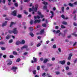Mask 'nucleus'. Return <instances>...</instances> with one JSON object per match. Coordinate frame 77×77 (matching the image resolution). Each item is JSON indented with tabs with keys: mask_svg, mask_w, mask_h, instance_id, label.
Segmentation results:
<instances>
[{
	"mask_svg": "<svg viewBox=\"0 0 77 77\" xmlns=\"http://www.w3.org/2000/svg\"><path fill=\"white\" fill-rule=\"evenodd\" d=\"M12 4L11 2H9L8 3V5H12Z\"/></svg>",
	"mask_w": 77,
	"mask_h": 77,
	"instance_id": "obj_60",
	"label": "nucleus"
},
{
	"mask_svg": "<svg viewBox=\"0 0 77 77\" xmlns=\"http://www.w3.org/2000/svg\"><path fill=\"white\" fill-rule=\"evenodd\" d=\"M4 58H6V55H4L3 56Z\"/></svg>",
	"mask_w": 77,
	"mask_h": 77,
	"instance_id": "obj_62",
	"label": "nucleus"
},
{
	"mask_svg": "<svg viewBox=\"0 0 77 77\" xmlns=\"http://www.w3.org/2000/svg\"><path fill=\"white\" fill-rule=\"evenodd\" d=\"M60 30H57V31L54 30L53 31V32H55L56 33H60Z\"/></svg>",
	"mask_w": 77,
	"mask_h": 77,
	"instance_id": "obj_14",
	"label": "nucleus"
},
{
	"mask_svg": "<svg viewBox=\"0 0 77 77\" xmlns=\"http://www.w3.org/2000/svg\"><path fill=\"white\" fill-rule=\"evenodd\" d=\"M41 45V44L40 43H38L37 45V47H39V46H40Z\"/></svg>",
	"mask_w": 77,
	"mask_h": 77,
	"instance_id": "obj_47",
	"label": "nucleus"
},
{
	"mask_svg": "<svg viewBox=\"0 0 77 77\" xmlns=\"http://www.w3.org/2000/svg\"><path fill=\"white\" fill-rule=\"evenodd\" d=\"M8 32L9 33H13L17 35L18 34V32L17 31V29L15 28L13 29V31L9 30L8 31Z\"/></svg>",
	"mask_w": 77,
	"mask_h": 77,
	"instance_id": "obj_1",
	"label": "nucleus"
},
{
	"mask_svg": "<svg viewBox=\"0 0 77 77\" xmlns=\"http://www.w3.org/2000/svg\"><path fill=\"white\" fill-rule=\"evenodd\" d=\"M73 25L75 26H77V23H75V22H74L73 23Z\"/></svg>",
	"mask_w": 77,
	"mask_h": 77,
	"instance_id": "obj_48",
	"label": "nucleus"
},
{
	"mask_svg": "<svg viewBox=\"0 0 77 77\" xmlns=\"http://www.w3.org/2000/svg\"><path fill=\"white\" fill-rule=\"evenodd\" d=\"M48 61H50V59H45L44 60V63H46L47 62H48Z\"/></svg>",
	"mask_w": 77,
	"mask_h": 77,
	"instance_id": "obj_7",
	"label": "nucleus"
},
{
	"mask_svg": "<svg viewBox=\"0 0 77 77\" xmlns=\"http://www.w3.org/2000/svg\"><path fill=\"white\" fill-rule=\"evenodd\" d=\"M22 16L20 14H18L17 16V17L18 18H21Z\"/></svg>",
	"mask_w": 77,
	"mask_h": 77,
	"instance_id": "obj_30",
	"label": "nucleus"
},
{
	"mask_svg": "<svg viewBox=\"0 0 77 77\" xmlns=\"http://www.w3.org/2000/svg\"><path fill=\"white\" fill-rule=\"evenodd\" d=\"M5 20H8V21L9 20V19L8 18H5Z\"/></svg>",
	"mask_w": 77,
	"mask_h": 77,
	"instance_id": "obj_61",
	"label": "nucleus"
},
{
	"mask_svg": "<svg viewBox=\"0 0 77 77\" xmlns=\"http://www.w3.org/2000/svg\"><path fill=\"white\" fill-rule=\"evenodd\" d=\"M15 24V23L12 22L11 23L10 26V27H12V26H13V25H14V24Z\"/></svg>",
	"mask_w": 77,
	"mask_h": 77,
	"instance_id": "obj_17",
	"label": "nucleus"
},
{
	"mask_svg": "<svg viewBox=\"0 0 77 77\" xmlns=\"http://www.w3.org/2000/svg\"><path fill=\"white\" fill-rule=\"evenodd\" d=\"M42 3H43V4H44V5H47V4H48V3H47V2H44Z\"/></svg>",
	"mask_w": 77,
	"mask_h": 77,
	"instance_id": "obj_28",
	"label": "nucleus"
},
{
	"mask_svg": "<svg viewBox=\"0 0 77 77\" xmlns=\"http://www.w3.org/2000/svg\"><path fill=\"white\" fill-rule=\"evenodd\" d=\"M29 29L30 31H32L33 30V27H30L29 28Z\"/></svg>",
	"mask_w": 77,
	"mask_h": 77,
	"instance_id": "obj_25",
	"label": "nucleus"
},
{
	"mask_svg": "<svg viewBox=\"0 0 77 77\" xmlns=\"http://www.w3.org/2000/svg\"><path fill=\"white\" fill-rule=\"evenodd\" d=\"M67 74L68 75H71L72 73H71V72H69V73H67Z\"/></svg>",
	"mask_w": 77,
	"mask_h": 77,
	"instance_id": "obj_58",
	"label": "nucleus"
},
{
	"mask_svg": "<svg viewBox=\"0 0 77 77\" xmlns=\"http://www.w3.org/2000/svg\"><path fill=\"white\" fill-rule=\"evenodd\" d=\"M67 64L68 65H69L71 64V63H70V62H68L67 63Z\"/></svg>",
	"mask_w": 77,
	"mask_h": 77,
	"instance_id": "obj_51",
	"label": "nucleus"
},
{
	"mask_svg": "<svg viewBox=\"0 0 77 77\" xmlns=\"http://www.w3.org/2000/svg\"><path fill=\"white\" fill-rule=\"evenodd\" d=\"M17 11H14L11 14L13 15L14 16H16V15H17Z\"/></svg>",
	"mask_w": 77,
	"mask_h": 77,
	"instance_id": "obj_6",
	"label": "nucleus"
},
{
	"mask_svg": "<svg viewBox=\"0 0 77 77\" xmlns=\"http://www.w3.org/2000/svg\"><path fill=\"white\" fill-rule=\"evenodd\" d=\"M38 5H36L35 8L34 9V7L32 6V14H35V12H36L37 11H38Z\"/></svg>",
	"mask_w": 77,
	"mask_h": 77,
	"instance_id": "obj_2",
	"label": "nucleus"
},
{
	"mask_svg": "<svg viewBox=\"0 0 77 77\" xmlns=\"http://www.w3.org/2000/svg\"><path fill=\"white\" fill-rule=\"evenodd\" d=\"M16 44L17 45H18L19 44H20V41L19 40L17 41L16 42Z\"/></svg>",
	"mask_w": 77,
	"mask_h": 77,
	"instance_id": "obj_12",
	"label": "nucleus"
},
{
	"mask_svg": "<svg viewBox=\"0 0 77 77\" xmlns=\"http://www.w3.org/2000/svg\"><path fill=\"white\" fill-rule=\"evenodd\" d=\"M35 77H39V75H37L35 76Z\"/></svg>",
	"mask_w": 77,
	"mask_h": 77,
	"instance_id": "obj_64",
	"label": "nucleus"
},
{
	"mask_svg": "<svg viewBox=\"0 0 77 77\" xmlns=\"http://www.w3.org/2000/svg\"><path fill=\"white\" fill-rule=\"evenodd\" d=\"M61 17L63 19H68V18H65V16L63 15L61 16Z\"/></svg>",
	"mask_w": 77,
	"mask_h": 77,
	"instance_id": "obj_27",
	"label": "nucleus"
},
{
	"mask_svg": "<svg viewBox=\"0 0 77 77\" xmlns=\"http://www.w3.org/2000/svg\"><path fill=\"white\" fill-rule=\"evenodd\" d=\"M71 56H72V54H69V56L68 57L69 60L71 59Z\"/></svg>",
	"mask_w": 77,
	"mask_h": 77,
	"instance_id": "obj_19",
	"label": "nucleus"
},
{
	"mask_svg": "<svg viewBox=\"0 0 77 77\" xmlns=\"http://www.w3.org/2000/svg\"><path fill=\"white\" fill-rule=\"evenodd\" d=\"M29 35L32 36V37H33L34 36V34H33V33L32 32H30L29 33Z\"/></svg>",
	"mask_w": 77,
	"mask_h": 77,
	"instance_id": "obj_23",
	"label": "nucleus"
},
{
	"mask_svg": "<svg viewBox=\"0 0 77 77\" xmlns=\"http://www.w3.org/2000/svg\"><path fill=\"white\" fill-rule=\"evenodd\" d=\"M34 24H36V23H39L41 22V20H33Z\"/></svg>",
	"mask_w": 77,
	"mask_h": 77,
	"instance_id": "obj_4",
	"label": "nucleus"
},
{
	"mask_svg": "<svg viewBox=\"0 0 77 77\" xmlns=\"http://www.w3.org/2000/svg\"><path fill=\"white\" fill-rule=\"evenodd\" d=\"M37 69L38 70H39L40 69V66H37Z\"/></svg>",
	"mask_w": 77,
	"mask_h": 77,
	"instance_id": "obj_44",
	"label": "nucleus"
},
{
	"mask_svg": "<svg viewBox=\"0 0 77 77\" xmlns=\"http://www.w3.org/2000/svg\"><path fill=\"white\" fill-rule=\"evenodd\" d=\"M69 66H67L66 67V69L67 70H68V69H69Z\"/></svg>",
	"mask_w": 77,
	"mask_h": 77,
	"instance_id": "obj_53",
	"label": "nucleus"
},
{
	"mask_svg": "<svg viewBox=\"0 0 77 77\" xmlns=\"http://www.w3.org/2000/svg\"><path fill=\"white\" fill-rule=\"evenodd\" d=\"M58 50L59 52H61V49H60V48H59L58 49Z\"/></svg>",
	"mask_w": 77,
	"mask_h": 77,
	"instance_id": "obj_55",
	"label": "nucleus"
},
{
	"mask_svg": "<svg viewBox=\"0 0 77 77\" xmlns=\"http://www.w3.org/2000/svg\"><path fill=\"white\" fill-rule=\"evenodd\" d=\"M60 62L61 64H62V65H63V64H65V61L63 60L62 61H60Z\"/></svg>",
	"mask_w": 77,
	"mask_h": 77,
	"instance_id": "obj_18",
	"label": "nucleus"
},
{
	"mask_svg": "<svg viewBox=\"0 0 77 77\" xmlns=\"http://www.w3.org/2000/svg\"><path fill=\"white\" fill-rule=\"evenodd\" d=\"M1 49L2 50H6V48L4 47H2L1 48Z\"/></svg>",
	"mask_w": 77,
	"mask_h": 77,
	"instance_id": "obj_38",
	"label": "nucleus"
},
{
	"mask_svg": "<svg viewBox=\"0 0 77 77\" xmlns=\"http://www.w3.org/2000/svg\"><path fill=\"white\" fill-rule=\"evenodd\" d=\"M55 60V58L54 57H53L52 58V60L53 61H54V60Z\"/></svg>",
	"mask_w": 77,
	"mask_h": 77,
	"instance_id": "obj_56",
	"label": "nucleus"
},
{
	"mask_svg": "<svg viewBox=\"0 0 77 77\" xmlns=\"http://www.w3.org/2000/svg\"><path fill=\"white\" fill-rule=\"evenodd\" d=\"M23 1L24 2H28L30 1V0H23Z\"/></svg>",
	"mask_w": 77,
	"mask_h": 77,
	"instance_id": "obj_43",
	"label": "nucleus"
},
{
	"mask_svg": "<svg viewBox=\"0 0 77 77\" xmlns=\"http://www.w3.org/2000/svg\"><path fill=\"white\" fill-rule=\"evenodd\" d=\"M34 74H36V70H34L33 72Z\"/></svg>",
	"mask_w": 77,
	"mask_h": 77,
	"instance_id": "obj_42",
	"label": "nucleus"
},
{
	"mask_svg": "<svg viewBox=\"0 0 77 77\" xmlns=\"http://www.w3.org/2000/svg\"><path fill=\"white\" fill-rule=\"evenodd\" d=\"M53 48H56V45H54L53 46Z\"/></svg>",
	"mask_w": 77,
	"mask_h": 77,
	"instance_id": "obj_52",
	"label": "nucleus"
},
{
	"mask_svg": "<svg viewBox=\"0 0 77 77\" xmlns=\"http://www.w3.org/2000/svg\"><path fill=\"white\" fill-rule=\"evenodd\" d=\"M56 74L58 75V74H60V72H56Z\"/></svg>",
	"mask_w": 77,
	"mask_h": 77,
	"instance_id": "obj_40",
	"label": "nucleus"
},
{
	"mask_svg": "<svg viewBox=\"0 0 77 77\" xmlns=\"http://www.w3.org/2000/svg\"><path fill=\"white\" fill-rule=\"evenodd\" d=\"M64 9H65L64 7H63L61 8V11L62 13H63L64 12Z\"/></svg>",
	"mask_w": 77,
	"mask_h": 77,
	"instance_id": "obj_21",
	"label": "nucleus"
},
{
	"mask_svg": "<svg viewBox=\"0 0 77 77\" xmlns=\"http://www.w3.org/2000/svg\"><path fill=\"white\" fill-rule=\"evenodd\" d=\"M21 50H24V48H26V50H29V48H28V46L27 45H25L22 47L20 48Z\"/></svg>",
	"mask_w": 77,
	"mask_h": 77,
	"instance_id": "obj_3",
	"label": "nucleus"
},
{
	"mask_svg": "<svg viewBox=\"0 0 77 77\" xmlns=\"http://www.w3.org/2000/svg\"><path fill=\"white\" fill-rule=\"evenodd\" d=\"M58 36H64V35L61 32H60L59 34H58Z\"/></svg>",
	"mask_w": 77,
	"mask_h": 77,
	"instance_id": "obj_16",
	"label": "nucleus"
},
{
	"mask_svg": "<svg viewBox=\"0 0 77 77\" xmlns=\"http://www.w3.org/2000/svg\"><path fill=\"white\" fill-rule=\"evenodd\" d=\"M12 42H13V39H11L9 41V43H12Z\"/></svg>",
	"mask_w": 77,
	"mask_h": 77,
	"instance_id": "obj_37",
	"label": "nucleus"
},
{
	"mask_svg": "<svg viewBox=\"0 0 77 77\" xmlns=\"http://www.w3.org/2000/svg\"><path fill=\"white\" fill-rule=\"evenodd\" d=\"M12 63V62L11 61L9 63H8V65H11Z\"/></svg>",
	"mask_w": 77,
	"mask_h": 77,
	"instance_id": "obj_31",
	"label": "nucleus"
},
{
	"mask_svg": "<svg viewBox=\"0 0 77 77\" xmlns=\"http://www.w3.org/2000/svg\"><path fill=\"white\" fill-rule=\"evenodd\" d=\"M11 36L10 35H8L6 37V39H9L11 38Z\"/></svg>",
	"mask_w": 77,
	"mask_h": 77,
	"instance_id": "obj_13",
	"label": "nucleus"
},
{
	"mask_svg": "<svg viewBox=\"0 0 77 77\" xmlns=\"http://www.w3.org/2000/svg\"><path fill=\"white\" fill-rule=\"evenodd\" d=\"M69 5L70 6H71V7H72L74 6V5H73V4H71V3H69Z\"/></svg>",
	"mask_w": 77,
	"mask_h": 77,
	"instance_id": "obj_26",
	"label": "nucleus"
},
{
	"mask_svg": "<svg viewBox=\"0 0 77 77\" xmlns=\"http://www.w3.org/2000/svg\"><path fill=\"white\" fill-rule=\"evenodd\" d=\"M45 74H46L45 73H43L42 74V76H43V77H45Z\"/></svg>",
	"mask_w": 77,
	"mask_h": 77,
	"instance_id": "obj_29",
	"label": "nucleus"
},
{
	"mask_svg": "<svg viewBox=\"0 0 77 77\" xmlns=\"http://www.w3.org/2000/svg\"><path fill=\"white\" fill-rule=\"evenodd\" d=\"M44 29H42L41 31H40V34H43V33H44Z\"/></svg>",
	"mask_w": 77,
	"mask_h": 77,
	"instance_id": "obj_20",
	"label": "nucleus"
},
{
	"mask_svg": "<svg viewBox=\"0 0 77 77\" xmlns=\"http://www.w3.org/2000/svg\"><path fill=\"white\" fill-rule=\"evenodd\" d=\"M33 59L34 61H33V60H32L31 61V63H35V62H36V61H37V59L35 58V57H33Z\"/></svg>",
	"mask_w": 77,
	"mask_h": 77,
	"instance_id": "obj_5",
	"label": "nucleus"
},
{
	"mask_svg": "<svg viewBox=\"0 0 77 77\" xmlns=\"http://www.w3.org/2000/svg\"><path fill=\"white\" fill-rule=\"evenodd\" d=\"M33 23V20H31L30 21V24H32Z\"/></svg>",
	"mask_w": 77,
	"mask_h": 77,
	"instance_id": "obj_49",
	"label": "nucleus"
},
{
	"mask_svg": "<svg viewBox=\"0 0 77 77\" xmlns=\"http://www.w3.org/2000/svg\"><path fill=\"white\" fill-rule=\"evenodd\" d=\"M50 13L51 14V18H52L53 17V16H54V12L52 11H51Z\"/></svg>",
	"mask_w": 77,
	"mask_h": 77,
	"instance_id": "obj_11",
	"label": "nucleus"
},
{
	"mask_svg": "<svg viewBox=\"0 0 77 77\" xmlns=\"http://www.w3.org/2000/svg\"><path fill=\"white\" fill-rule=\"evenodd\" d=\"M63 24H64V25H66L67 24V22L65 21H63L62 22Z\"/></svg>",
	"mask_w": 77,
	"mask_h": 77,
	"instance_id": "obj_24",
	"label": "nucleus"
},
{
	"mask_svg": "<svg viewBox=\"0 0 77 77\" xmlns=\"http://www.w3.org/2000/svg\"><path fill=\"white\" fill-rule=\"evenodd\" d=\"M74 20H76V15H75L74 17Z\"/></svg>",
	"mask_w": 77,
	"mask_h": 77,
	"instance_id": "obj_33",
	"label": "nucleus"
},
{
	"mask_svg": "<svg viewBox=\"0 0 77 77\" xmlns=\"http://www.w3.org/2000/svg\"><path fill=\"white\" fill-rule=\"evenodd\" d=\"M20 58H18V59H17V60H16V62H20Z\"/></svg>",
	"mask_w": 77,
	"mask_h": 77,
	"instance_id": "obj_39",
	"label": "nucleus"
},
{
	"mask_svg": "<svg viewBox=\"0 0 77 77\" xmlns=\"http://www.w3.org/2000/svg\"><path fill=\"white\" fill-rule=\"evenodd\" d=\"M7 23H8V22H7V21H6L5 22L3 23L2 24V27H4V26H6V25H7Z\"/></svg>",
	"mask_w": 77,
	"mask_h": 77,
	"instance_id": "obj_9",
	"label": "nucleus"
},
{
	"mask_svg": "<svg viewBox=\"0 0 77 77\" xmlns=\"http://www.w3.org/2000/svg\"><path fill=\"white\" fill-rule=\"evenodd\" d=\"M5 44V42H0V44L1 45Z\"/></svg>",
	"mask_w": 77,
	"mask_h": 77,
	"instance_id": "obj_34",
	"label": "nucleus"
},
{
	"mask_svg": "<svg viewBox=\"0 0 77 77\" xmlns=\"http://www.w3.org/2000/svg\"><path fill=\"white\" fill-rule=\"evenodd\" d=\"M11 69L14 72H15V70L17 69V67H13L11 68Z\"/></svg>",
	"mask_w": 77,
	"mask_h": 77,
	"instance_id": "obj_8",
	"label": "nucleus"
},
{
	"mask_svg": "<svg viewBox=\"0 0 77 77\" xmlns=\"http://www.w3.org/2000/svg\"><path fill=\"white\" fill-rule=\"evenodd\" d=\"M34 18L35 19H39V18H40V17L39 16H37V17L34 16Z\"/></svg>",
	"mask_w": 77,
	"mask_h": 77,
	"instance_id": "obj_22",
	"label": "nucleus"
},
{
	"mask_svg": "<svg viewBox=\"0 0 77 77\" xmlns=\"http://www.w3.org/2000/svg\"><path fill=\"white\" fill-rule=\"evenodd\" d=\"M14 5L16 7H18V4H17V3H15L14 4Z\"/></svg>",
	"mask_w": 77,
	"mask_h": 77,
	"instance_id": "obj_45",
	"label": "nucleus"
},
{
	"mask_svg": "<svg viewBox=\"0 0 77 77\" xmlns=\"http://www.w3.org/2000/svg\"><path fill=\"white\" fill-rule=\"evenodd\" d=\"M61 27L62 28V29H65V26H63V25H62L61 26Z\"/></svg>",
	"mask_w": 77,
	"mask_h": 77,
	"instance_id": "obj_35",
	"label": "nucleus"
},
{
	"mask_svg": "<svg viewBox=\"0 0 77 77\" xmlns=\"http://www.w3.org/2000/svg\"><path fill=\"white\" fill-rule=\"evenodd\" d=\"M38 14L41 17V18H43V17H44V15L41 14V12L38 11Z\"/></svg>",
	"mask_w": 77,
	"mask_h": 77,
	"instance_id": "obj_10",
	"label": "nucleus"
},
{
	"mask_svg": "<svg viewBox=\"0 0 77 77\" xmlns=\"http://www.w3.org/2000/svg\"><path fill=\"white\" fill-rule=\"evenodd\" d=\"M47 6L45 5L43 9H47Z\"/></svg>",
	"mask_w": 77,
	"mask_h": 77,
	"instance_id": "obj_41",
	"label": "nucleus"
},
{
	"mask_svg": "<svg viewBox=\"0 0 77 77\" xmlns=\"http://www.w3.org/2000/svg\"><path fill=\"white\" fill-rule=\"evenodd\" d=\"M74 5H77V1L75 2L74 3Z\"/></svg>",
	"mask_w": 77,
	"mask_h": 77,
	"instance_id": "obj_63",
	"label": "nucleus"
},
{
	"mask_svg": "<svg viewBox=\"0 0 77 77\" xmlns=\"http://www.w3.org/2000/svg\"><path fill=\"white\" fill-rule=\"evenodd\" d=\"M10 58H14V57L12 55H11L10 56Z\"/></svg>",
	"mask_w": 77,
	"mask_h": 77,
	"instance_id": "obj_46",
	"label": "nucleus"
},
{
	"mask_svg": "<svg viewBox=\"0 0 77 77\" xmlns=\"http://www.w3.org/2000/svg\"><path fill=\"white\" fill-rule=\"evenodd\" d=\"M42 26L43 27H46V26H47V25L45 23H44L42 24Z\"/></svg>",
	"mask_w": 77,
	"mask_h": 77,
	"instance_id": "obj_32",
	"label": "nucleus"
},
{
	"mask_svg": "<svg viewBox=\"0 0 77 77\" xmlns=\"http://www.w3.org/2000/svg\"><path fill=\"white\" fill-rule=\"evenodd\" d=\"M41 67H42V68L43 69H44V68H45V66L42 65V66Z\"/></svg>",
	"mask_w": 77,
	"mask_h": 77,
	"instance_id": "obj_57",
	"label": "nucleus"
},
{
	"mask_svg": "<svg viewBox=\"0 0 77 77\" xmlns=\"http://www.w3.org/2000/svg\"><path fill=\"white\" fill-rule=\"evenodd\" d=\"M49 43V41H47L46 42V44H48Z\"/></svg>",
	"mask_w": 77,
	"mask_h": 77,
	"instance_id": "obj_59",
	"label": "nucleus"
},
{
	"mask_svg": "<svg viewBox=\"0 0 77 77\" xmlns=\"http://www.w3.org/2000/svg\"><path fill=\"white\" fill-rule=\"evenodd\" d=\"M5 2H6V0H3L2 1V3H3L4 4H5Z\"/></svg>",
	"mask_w": 77,
	"mask_h": 77,
	"instance_id": "obj_54",
	"label": "nucleus"
},
{
	"mask_svg": "<svg viewBox=\"0 0 77 77\" xmlns=\"http://www.w3.org/2000/svg\"><path fill=\"white\" fill-rule=\"evenodd\" d=\"M48 65L49 66H52L53 65V64H48Z\"/></svg>",
	"mask_w": 77,
	"mask_h": 77,
	"instance_id": "obj_50",
	"label": "nucleus"
},
{
	"mask_svg": "<svg viewBox=\"0 0 77 77\" xmlns=\"http://www.w3.org/2000/svg\"><path fill=\"white\" fill-rule=\"evenodd\" d=\"M20 44H25V40H22L21 42H20Z\"/></svg>",
	"mask_w": 77,
	"mask_h": 77,
	"instance_id": "obj_15",
	"label": "nucleus"
},
{
	"mask_svg": "<svg viewBox=\"0 0 77 77\" xmlns=\"http://www.w3.org/2000/svg\"><path fill=\"white\" fill-rule=\"evenodd\" d=\"M13 53L15 55H17V53L16 51H14Z\"/></svg>",
	"mask_w": 77,
	"mask_h": 77,
	"instance_id": "obj_36",
	"label": "nucleus"
}]
</instances>
